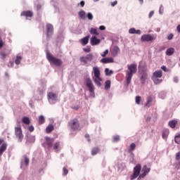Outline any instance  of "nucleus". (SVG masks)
<instances>
[{
    "label": "nucleus",
    "mask_w": 180,
    "mask_h": 180,
    "mask_svg": "<svg viewBox=\"0 0 180 180\" xmlns=\"http://www.w3.org/2000/svg\"><path fill=\"white\" fill-rule=\"evenodd\" d=\"M79 41L83 46H86V44L89 43V36H86L82 38L79 40Z\"/></svg>",
    "instance_id": "obj_20"
},
{
    "label": "nucleus",
    "mask_w": 180,
    "mask_h": 180,
    "mask_svg": "<svg viewBox=\"0 0 180 180\" xmlns=\"http://www.w3.org/2000/svg\"><path fill=\"white\" fill-rule=\"evenodd\" d=\"M158 97H159L160 99H165V98L167 97V92H165V91H160V92L158 94Z\"/></svg>",
    "instance_id": "obj_29"
},
{
    "label": "nucleus",
    "mask_w": 180,
    "mask_h": 180,
    "mask_svg": "<svg viewBox=\"0 0 180 180\" xmlns=\"http://www.w3.org/2000/svg\"><path fill=\"white\" fill-rule=\"evenodd\" d=\"M154 37L151 34H143L141 37V41H153Z\"/></svg>",
    "instance_id": "obj_11"
},
{
    "label": "nucleus",
    "mask_w": 180,
    "mask_h": 180,
    "mask_svg": "<svg viewBox=\"0 0 180 180\" xmlns=\"http://www.w3.org/2000/svg\"><path fill=\"white\" fill-rule=\"evenodd\" d=\"M105 89H110V80H106L105 82Z\"/></svg>",
    "instance_id": "obj_35"
},
{
    "label": "nucleus",
    "mask_w": 180,
    "mask_h": 180,
    "mask_svg": "<svg viewBox=\"0 0 180 180\" xmlns=\"http://www.w3.org/2000/svg\"><path fill=\"white\" fill-rule=\"evenodd\" d=\"M174 51H175V49H174V48H169L166 51V55L167 56H172V54H174Z\"/></svg>",
    "instance_id": "obj_28"
},
{
    "label": "nucleus",
    "mask_w": 180,
    "mask_h": 180,
    "mask_svg": "<svg viewBox=\"0 0 180 180\" xmlns=\"http://www.w3.org/2000/svg\"><path fill=\"white\" fill-rule=\"evenodd\" d=\"M27 141L30 143H34L36 141V136L33 135L28 136Z\"/></svg>",
    "instance_id": "obj_32"
},
{
    "label": "nucleus",
    "mask_w": 180,
    "mask_h": 180,
    "mask_svg": "<svg viewBox=\"0 0 180 180\" xmlns=\"http://www.w3.org/2000/svg\"><path fill=\"white\" fill-rule=\"evenodd\" d=\"M174 141L176 144H180V134L175 136Z\"/></svg>",
    "instance_id": "obj_39"
},
{
    "label": "nucleus",
    "mask_w": 180,
    "mask_h": 180,
    "mask_svg": "<svg viewBox=\"0 0 180 180\" xmlns=\"http://www.w3.org/2000/svg\"><path fill=\"white\" fill-rule=\"evenodd\" d=\"M159 13L160 15H162V13H164V6H162V4L160 6Z\"/></svg>",
    "instance_id": "obj_44"
},
{
    "label": "nucleus",
    "mask_w": 180,
    "mask_h": 180,
    "mask_svg": "<svg viewBox=\"0 0 180 180\" xmlns=\"http://www.w3.org/2000/svg\"><path fill=\"white\" fill-rule=\"evenodd\" d=\"M46 59L51 65H56V67H61L63 65V60L60 58L55 57L49 49L46 50Z\"/></svg>",
    "instance_id": "obj_2"
},
{
    "label": "nucleus",
    "mask_w": 180,
    "mask_h": 180,
    "mask_svg": "<svg viewBox=\"0 0 180 180\" xmlns=\"http://www.w3.org/2000/svg\"><path fill=\"white\" fill-rule=\"evenodd\" d=\"M38 122L39 124H44V122H46V119H44V116L40 115L39 117Z\"/></svg>",
    "instance_id": "obj_30"
},
{
    "label": "nucleus",
    "mask_w": 180,
    "mask_h": 180,
    "mask_svg": "<svg viewBox=\"0 0 180 180\" xmlns=\"http://www.w3.org/2000/svg\"><path fill=\"white\" fill-rule=\"evenodd\" d=\"M86 86H87L89 91L90 92V96L95 98V86H94V83H92V80L90 77H86L85 79Z\"/></svg>",
    "instance_id": "obj_5"
},
{
    "label": "nucleus",
    "mask_w": 180,
    "mask_h": 180,
    "mask_svg": "<svg viewBox=\"0 0 180 180\" xmlns=\"http://www.w3.org/2000/svg\"><path fill=\"white\" fill-rule=\"evenodd\" d=\"M59 147H60V142H56V143L54 144L53 150H57V148H58Z\"/></svg>",
    "instance_id": "obj_49"
},
{
    "label": "nucleus",
    "mask_w": 180,
    "mask_h": 180,
    "mask_svg": "<svg viewBox=\"0 0 180 180\" xmlns=\"http://www.w3.org/2000/svg\"><path fill=\"white\" fill-rule=\"evenodd\" d=\"M120 52V49H119V46H114V49L112 51V56H114V57H116V56H117Z\"/></svg>",
    "instance_id": "obj_22"
},
{
    "label": "nucleus",
    "mask_w": 180,
    "mask_h": 180,
    "mask_svg": "<svg viewBox=\"0 0 180 180\" xmlns=\"http://www.w3.org/2000/svg\"><path fill=\"white\" fill-rule=\"evenodd\" d=\"M79 5H80V6L82 7V8H84V6H85V1H81L79 3H78V4H77V6H79Z\"/></svg>",
    "instance_id": "obj_48"
},
{
    "label": "nucleus",
    "mask_w": 180,
    "mask_h": 180,
    "mask_svg": "<svg viewBox=\"0 0 180 180\" xmlns=\"http://www.w3.org/2000/svg\"><path fill=\"white\" fill-rule=\"evenodd\" d=\"M48 101L51 105H54L57 102V98L58 96L54 92H49L47 95Z\"/></svg>",
    "instance_id": "obj_8"
},
{
    "label": "nucleus",
    "mask_w": 180,
    "mask_h": 180,
    "mask_svg": "<svg viewBox=\"0 0 180 180\" xmlns=\"http://www.w3.org/2000/svg\"><path fill=\"white\" fill-rule=\"evenodd\" d=\"M22 123H24L25 124H30V120L29 117H22Z\"/></svg>",
    "instance_id": "obj_31"
},
{
    "label": "nucleus",
    "mask_w": 180,
    "mask_h": 180,
    "mask_svg": "<svg viewBox=\"0 0 180 180\" xmlns=\"http://www.w3.org/2000/svg\"><path fill=\"white\" fill-rule=\"evenodd\" d=\"M90 33L91 34H95L96 36H98L99 34L96 28H91Z\"/></svg>",
    "instance_id": "obj_37"
},
{
    "label": "nucleus",
    "mask_w": 180,
    "mask_h": 180,
    "mask_svg": "<svg viewBox=\"0 0 180 180\" xmlns=\"http://www.w3.org/2000/svg\"><path fill=\"white\" fill-rule=\"evenodd\" d=\"M176 161L180 162V151L177 152L176 153V158H175Z\"/></svg>",
    "instance_id": "obj_47"
},
{
    "label": "nucleus",
    "mask_w": 180,
    "mask_h": 180,
    "mask_svg": "<svg viewBox=\"0 0 180 180\" xmlns=\"http://www.w3.org/2000/svg\"><path fill=\"white\" fill-rule=\"evenodd\" d=\"M53 33H54V27L53 25L48 23L46 24V37L48 39H50L51 36H53Z\"/></svg>",
    "instance_id": "obj_10"
},
{
    "label": "nucleus",
    "mask_w": 180,
    "mask_h": 180,
    "mask_svg": "<svg viewBox=\"0 0 180 180\" xmlns=\"http://www.w3.org/2000/svg\"><path fill=\"white\" fill-rule=\"evenodd\" d=\"M105 75L110 76L112 74H113V70H109V68L105 69Z\"/></svg>",
    "instance_id": "obj_36"
},
{
    "label": "nucleus",
    "mask_w": 180,
    "mask_h": 180,
    "mask_svg": "<svg viewBox=\"0 0 180 180\" xmlns=\"http://www.w3.org/2000/svg\"><path fill=\"white\" fill-rule=\"evenodd\" d=\"M174 39V34L171 33L167 36V40H172Z\"/></svg>",
    "instance_id": "obj_54"
},
{
    "label": "nucleus",
    "mask_w": 180,
    "mask_h": 180,
    "mask_svg": "<svg viewBox=\"0 0 180 180\" xmlns=\"http://www.w3.org/2000/svg\"><path fill=\"white\" fill-rule=\"evenodd\" d=\"M169 134V130L168 129H165L162 131V139H164L165 140H166V139L168 138V135Z\"/></svg>",
    "instance_id": "obj_25"
},
{
    "label": "nucleus",
    "mask_w": 180,
    "mask_h": 180,
    "mask_svg": "<svg viewBox=\"0 0 180 180\" xmlns=\"http://www.w3.org/2000/svg\"><path fill=\"white\" fill-rule=\"evenodd\" d=\"M23 158H24V160H25V165H29V162L30 161L29 160V158H27V156H26V155H24Z\"/></svg>",
    "instance_id": "obj_43"
},
{
    "label": "nucleus",
    "mask_w": 180,
    "mask_h": 180,
    "mask_svg": "<svg viewBox=\"0 0 180 180\" xmlns=\"http://www.w3.org/2000/svg\"><path fill=\"white\" fill-rule=\"evenodd\" d=\"M128 70L125 71L126 75V86H129L130 85V82H131V79L133 78V75L137 72V65L131 64L127 65Z\"/></svg>",
    "instance_id": "obj_1"
},
{
    "label": "nucleus",
    "mask_w": 180,
    "mask_h": 180,
    "mask_svg": "<svg viewBox=\"0 0 180 180\" xmlns=\"http://www.w3.org/2000/svg\"><path fill=\"white\" fill-rule=\"evenodd\" d=\"M109 53V50L106 49L103 54H101V57H106L108 54Z\"/></svg>",
    "instance_id": "obj_50"
},
{
    "label": "nucleus",
    "mask_w": 180,
    "mask_h": 180,
    "mask_svg": "<svg viewBox=\"0 0 180 180\" xmlns=\"http://www.w3.org/2000/svg\"><path fill=\"white\" fill-rule=\"evenodd\" d=\"M119 140H120V136L118 135L114 136L112 138V141L114 143H117V141H119Z\"/></svg>",
    "instance_id": "obj_40"
},
{
    "label": "nucleus",
    "mask_w": 180,
    "mask_h": 180,
    "mask_svg": "<svg viewBox=\"0 0 180 180\" xmlns=\"http://www.w3.org/2000/svg\"><path fill=\"white\" fill-rule=\"evenodd\" d=\"M173 167H174V169L176 171H179V169H180V162L176 161L175 163L173 165Z\"/></svg>",
    "instance_id": "obj_33"
},
{
    "label": "nucleus",
    "mask_w": 180,
    "mask_h": 180,
    "mask_svg": "<svg viewBox=\"0 0 180 180\" xmlns=\"http://www.w3.org/2000/svg\"><path fill=\"white\" fill-rule=\"evenodd\" d=\"M142 173L140 174V178H145L147 176L148 172H150V168L147 167V165H144L142 168Z\"/></svg>",
    "instance_id": "obj_12"
},
{
    "label": "nucleus",
    "mask_w": 180,
    "mask_h": 180,
    "mask_svg": "<svg viewBox=\"0 0 180 180\" xmlns=\"http://www.w3.org/2000/svg\"><path fill=\"white\" fill-rule=\"evenodd\" d=\"M46 146L49 148H51L53 147V143H54V139L46 137Z\"/></svg>",
    "instance_id": "obj_16"
},
{
    "label": "nucleus",
    "mask_w": 180,
    "mask_h": 180,
    "mask_svg": "<svg viewBox=\"0 0 180 180\" xmlns=\"http://www.w3.org/2000/svg\"><path fill=\"white\" fill-rule=\"evenodd\" d=\"M134 150H136V143H132L130 144L128 148V153L129 154H131V155H133V152L134 151Z\"/></svg>",
    "instance_id": "obj_18"
},
{
    "label": "nucleus",
    "mask_w": 180,
    "mask_h": 180,
    "mask_svg": "<svg viewBox=\"0 0 180 180\" xmlns=\"http://www.w3.org/2000/svg\"><path fill=\"white\" fill-rule=\"evenodd\" d=\"M153 102V97L150 96L147 98L146 106L150 108V103Z\"/></svg>",
    "instance_id": "obj_38"
},
{
    "label": "nucleus",
    "mask_w": 180,
    "mask_h": 180,
    "mask_svg": "<svg viewBox=\"0 0 180 180\" xmlns=\"http://www.w3.org/2000/svg\"><path fill=\"white\" fill-rule=\"evenodd\" d=\"M101 43V39H98L96 36H94L90 39V44L91 46H98Z\"/></svg>",
    "instance_id": "obj_13"
},
{
    "label": "nucleus",
    "mask_w": 180,
    "mask_h": 180,
    "mask_svg": "<svg viewBox=\"0 0 180 180\" xmlns=\"http://www.w3.org/2000/svg\"><path fill=\"white\" fill-rule=\"evenodd\" d=\"M153 15H154V11H150L148 15V18L150 19V18H153Z\"/></svg>",
    "instance_id": "obj_61"
},
{
    "label": "nucleus",
    "mask_w": 180,
    "mask_h": 180,
    "mask_svg": "<svg viewBox=\"0 0 180 180\" xmlns=\"http://www.w3.org/2000/svg\"><path fill=\"white\" fill-rule=\"evenodd\" d=\"M148 77V75L147 74V72H144L142 73L141 77V82L142 85H144V84H146V81L147 80Z\"/></svg>",
    "instance_id": "obj_17"
},
{
    "label": "nucleus",
    "mask_w": 180,
    "mask_h": 180,
    "mask_svg": "<svg viewBox=\"0 0 180 180\" xmlns=\"http://www.w3.org/2000/svg\"><path fill=\"white\" fill-rule=\"evenodd\" d=\"M101 149L98 147H94L91 150V155H96L98 153H100Z\"/></svg>",
    "instance_id": "obj_26"
},
{
    "label": "nucleus",
    "mask_w": 180,
    "mask_h": 180,
    "mask_svg": "<svg viewBox=\"0 0 180 180\" xmlns=\"http://www.w3.org/2000/svg\"><path fill=\"white\" fill-rule=\"evenodd\" d=\"M162 70H156L153 73V78H162Z\"/></svg>",
    "instance_id": "obj_19"
},
{
    "label": "nucleus",
    "mask_w": 180,
    "mask_h": 180,
    "mask_svg": "<svg viewBox=\"0 0 180 180\" xmlns=\"http://www.w3.org/2000/svg\"><path fill=\"white\" fill-rule=\"evenodd\" d=\"M4 47V41L2 40V38L0 37V49H2Z\"/></svg>",
    "instance_id": "obj_56"
},
{
    "label": "nucleus",
    "mask_w": 180,
    "mask_h": 180,
    "mask_svg": "<svg viewBox=\"0 0 180 180\" xmlns=\"http://www.w3.org/2000/svg\"><path fill=\"white\" fill-rule=\"evenodd\" d=\"M0 57L1 60H5V58H6V53H5L4 52H1Z\"/></svg>",
    "instance_id": "obj_46"
},
{
    "label": "nucleus",
    "mask_w": 180,
    "mask_h": 180,
    "mask_svg": "<svg viewBox=\"0 0 180 180\" xmlns=\"http://www.w3.org/2000/svg\"><path fill=\"white\" fill-rule=\"evenodd\" d=\"M140 102H141V97L140 96H137L136 97V104L140 105Z\"/></svg>",
    "instance_id": "obj_42"
},
{
    "label": "nucleus",
    "mask_w": 180,
    "mask_h": 180,
    "mask_svg": "<svg viewBox=\"0 0 180 180\" xmlns=\"http://www.w3.org/2000/svg\"><path fill=\"white\" fill-rule=\"evenodd\" d=\"M140 172H141V165L138 164L134 167L133 174L130 176V179L134 180L139 178Z\"/></svg>",
    "instance_id": "obj_6"
},
{
    "label": "nucleus",
    "mask_w": 180,
    "mask_h": 180,
    "mask_svg": "<svg viewBox=\"0 0 180 180\" xmlns=\"http://www.w3.org/2000/svg\"><path fill=\"white\" fill-rule=\"evenodd\" d=\"M177 123H178V121H176V120H172L169 122V126L172 129H175V127L176 126Z\"/></svg>",
    "instance_id": "obj_23"
},
{
    "label": "nucleus",
    "mask_w": 180,
    "mask_h": 180,
    "mask_svg": "<svg viewBox=\"0 0 180 180\" xmlns=\"http://www.w3.org/2000/svg\"><path fill=\"white\" fill-rule=\"evenodd\" d=\"M99 29L101 30H106V27H105L104 25H101L99 27Z\"/></svg>",
    "instance_id": "obj_62"
},
{
    "label": "nucleus",
    "mask_w": 180,
    "mask_h": 180,
    "mask_svg": "<svg viewBox=\"0 0 180 180\" xmlns=\"http://www.w3.org/2000/svg\"><path fill=\"white\" fill-rule=\"evenodd\" d=\"M135 34H141V30H135Z\"/></svg>",
    "instance_id": "obj_59"
},
{
    "label": "nucleus",
    "mask_w": 180,
    "mask_h": 180,
    "mask_svg": "<svg viewBox=\"0 0 180 180\" xmlns=\"http://www.w3.org/2000/svg\"><path fill=\"white\" fill-rule=\"evenodd\" d=\"M83 51H85V53H91V49L90 48H84Z\"/></svg>",
    "instance_id": "obj_55"
},
{
    "label": "nucleus",
    "mask_w": 180,
    "mask_h": 180,
    "mask_svg": "<svg viewBox=\"0 0 180 180\" xmlns=\"http://www.w3.org/2000/svg\"><path fill=\"white\" fill-rule=\"evenodd\" d=\"M86 13L84 10H81L80 11L78 12V15L80 19H82L83 20H85Z\"/></svg>",
    "instance_id": "obj_21"
},
{
    "label": "nucleus",
    "mask_w": 180,
    "mask_h": 180,
    "mask_svg": "<svg viewBox=\"0 0 180 180\" xmlns=\"http://www.w3.org/2000/svg\"><path fill=\"white\" fill-rule=\"evenodd\" d=\"M29 131H30V133H32V131H34V127H33V125H30L28 127Z\"/></svg>",
    "instance_id": "obj_53"
},
{
    "label": "nucleus",
    "mask_w": 180,
    "mask_h": 180,
    "mask_svg": "<svg viewBox=\"0 0 180 180\" xmlns=\"http://www.w3.org/2000/svg\"><path fill=\"white\" fill-rule=\"evenodd\" d=\"M179 81V79L178 78V77H174V82H175V84H178Z\"/></svg>",
    "instance_id": "obj_57"
},
{
    "label": "nucleus",
    "mask_w": 180,
    "mask_h": 180,
    "mask_svg": "<svg viewBox=\"0 0 180 180\" xmlns=\"http://www.w3.org/2000/svg\"><path fill=\"white\" fill-rule=\"evenodd\" d=\"M18 127H15V136L18 143L23 141V132L22 131V127H20V121H18Z\"/></svg>",
    "instance_id": "obj_4"
},
{
    "label": "nucleus",
    "mask_w": 180,
    "mask_h": 180,
    "mask_svg": "<svg viewBox=\"0 0 180 180\" xmlns=\"http://www.w3.org/2000/svg\"><path fill=\"white\" fill-rule=\"evenodd\" d=\"M117 5V1H112L111 2V6H116Z\"/></svg>",
    "instance_id": "obj_58"
},
{
    "label": "nucleus",
    "mask_w": 180,
    "mask_h": 180,
    "mask_svg": "<svg viewBox=\"0 0 180 180\" xmlns=\"http://www.w3.org/2000/svg\"><path fill=\"white\" fill-rule=\"evenodd\" d=\"M161 70H162L165 72H168V71H169L168 68H167V66H165V65H162L161 67Z\"/></svg>",
    "instance_id": "obj_52"
},
{
    "label": "nucleus",
    "mask_w": 180,
    "mask_h": 180,
    "mask_svg": "<svg viewBox=\"0 0 180 180\" xmlns=\"http://www.w3.org/2000/svg\"><path fill=\"white\" fill-rule=\"evenodd\" d=\"M63 175H68V169H67L66 167H63Z\"/></svg>",
    "instance_id": "obj_51"
},
{
    "label": "nucleus",
    "mask_w": 180,
    "mask_h": 180,
    "mask_svg": "<svg viewBox=\"0 0 180 180\" xmlns=\"http://www.w3.org/2000/svg\"><path fill=\"white\" fill-rule=\"evenodd\" d=\"M94 58V54L92 53H90L85 56H81L79 60L80 63H83V64H88V63H91V61H92Z\"/></svg>",
    "instance_id": "obj_7"
},
{
    "label": "nucleus",
    "mask_w": 180,
    "mask_h": 180,
    "mask_svg": "<svg viewBox=\"0 0 180 180\" xmlns=\"http://www.w3.org/2000/svg\"><path fill=\"white\" fill-rule=\"evenodd\" d=\"M152 79L155 85H158L162 82V79H160V77H152Z\"/></svg>",
    "instance_id": "obj_27"
},
{
    "label": "nucleus",
    "mask_w": 180,
    "mask_h": 180,
    "mask_svg": "<svg viewBox=\"0 0 180 180\" xmlns=\"http://www.w3.org/2000/svg\"><path fill=\"white\" fill-rule=\"evenodd\" d=\"M69 127L72 131H75V130H78V127H79V123L78 122V120H72L69 122Z\"/></svg>",
    "instance_id": "obj_9"
},
{
    "label": "nucleus",
    "mask_w": 180,
    "mask_h": 180,
    "mask_svg": "<svg viewBox=\"0 0 180 180\" xmlns=\"http://www.w3.org/2000/svg\"><path fill=\"white\" fill-rule=\"evenodd\" d=\"M21 16H25L27 19H29V18H32L33 17V12L30 11H22L21 13Z\"/></svg>",
    "instance_id": "obj_14"
},
{
    "label": "nucleus",
    "mask_w": 180,
    "mask_h": 180,
    "mask_svg": "<svg viewBox=\"0 0 180 180\" xmlns=\"http://www.w3.org/2000/svg\"><path fill=\"white\" fill-rule=\"evenodd\" d=\"M178 33H180V25H179L176 27Z\"/></svg>",
    "instance_id": "obj_64"
},
{
    "label": "nucleus",
    "mask_w": 180,
    "mask_h": 180,
    "mask_svg": "<svg viewBox=\"0 0 180 180\" xmlns=\"http://www.w3.org/2000/svg\"><path fill=\"white\" fill-rule=\"evenodd\" d=\"M129 34H136V28H131L129 30Z\"/></svg>",
    "instance_id": "obj_45"
},
{
    "label": "nucleus",
    "mask_w": 180,
    "mask_h": 180,
    "mask_svg": "<svg viewBox=\"0 0 180 180\" xmlns=\"http://www.w3.org/2000/svg\"><path fill=\"white\" fill-rule=\"evenodd\" d=\"M20 61H22V56H17L15 60L16 65H19V64H20Z\"/></svg>",
    "instance_id": "obj_34"
},
{
    "label": "nucleus",
    "mask_w": 180,
    "mask_h": 180,
    "mask_svg": "<svg viewBox=\"0 0 180 180\" xmlns=\"http://www.w3.org/2000/svg\"><path fill=\"white\" fill-rule=\"evenodd\" d=\"M40 9H41V5L38 4V5L37 6V11H40Z\"/></svg>",
    "instance_id": "obj_63"
},
{
    "label": "nucleus",
    "mask_w": 180,
    "mask_h": 180,
    "mask_svg": "<svg viewBox=\"0 0 180 180\" xmlns=\"http://www.w3.org/2000/svg\"><path fill=\"white\" fill-rule=\"evenodd\" d=\"M93 72L94 75V77H93L94 82L96 84V85H97V86H101L102 77H101V70L99 69V67H93Z\"/></svg>",
    "instance_id": "obj_3"
},
{
    "label": "nucleus",
    "mask_w": 180,
    "mask_h": 180,
    "mask_svg": "<svg viewBox=\"0 0 180 180\" xmlns=\"http://www.w3.org/2000/svg\"><path fill=\"white\" fill-rule=\"evenodd\" d=\"M86 16L89 19V20H94V15H92L91 13H88Z\"/></svg>",
    "instance_id": "obj_41"
},
{
    "label": "nucleus",
    "mask_w": 180,
    "mask_h": 180,
    "mask_svg": "<svg viewBox=\"0 0 180 180\" xmlns=\"http://www.w3.org/2000/svg\"><path fill=\"white\" fill-rule=\"evenodd\" d=\"M13 64H14L13 61H10L8 65V67H10V68L13 67Z\"/></svg>",
    "instance_id": "obj_60"
},
{
    "label": "nucleus",
    "mask_w": 180,
    "mask_h": 180,
    "mask_svg": "<svg viewBox=\"0 0 180 180\" xmlns=\"http://www.w3.org/2000/svg\"><path fill=\"white\" fill-rule=\"evenodd\" d=\"M53 130H54V125H53L52 124H49L46 128V132L48 134L51 133Z\"/></svg>",
    "instance_id": "obj_24"
},
{
    "label": "nucleus",
    "mask_w": 180,
    "mask_h": 180,
    "mask_svg": "<svg viewBox=\"0 0 180 180\" xmlns=\"http://www.w3.org/2000/svg\"><path fill=\"white\" fill-rule=\"evenodd\" d=\"M113 58H103L101 60V63H103V64H109L110 63H114Z\"/></svg>",
    "instance_id": "obj_15"
}]
</instances>
